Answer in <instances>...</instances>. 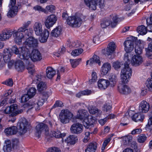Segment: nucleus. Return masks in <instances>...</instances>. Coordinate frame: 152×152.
<instances>
[{"label": "nucleus", "mask_w": 152, "mask_h": 152, "mask_svg": "<svg viewBox=\"0 0 152 152\" xmlns=\"http://www.w3.org/2000/svg\"><path fill=\"white\" fill-rule=\"evenodd\" d=\"M43 131L45 132V134L48 136L51 137H55L57 138H61L65 137L66 133H61L58 130L51 131L50 133L48 132V128L47 126L44 124L40 123L37 125L36 128L35 132V136L38 139L40 137L42 132Z\"/></svg>", "instance_id": "nucleus-1"}, {"label": "nucleus", "mask_w": 152, "mask_h": 152, "mask_svg": "<svg viewBox=\"0 0 152 152\" xmlns=\"http://www.w3.org/2000/svg\"><path fill=\"white\" fill-rule=\"evenodd\" d=\"M31 24V21H28L24 23L23 26L19 28L18 31H13V36L15 43L18 45L21 43L22 39L24 37V35L21 32H25L26 34L28 36L31 35L32 30L30 28H28Z\"/></svg>", "instance_id": "nucleus-2"}, {"label": "nucleus", "mask_w": 152, "mask_h": 152, "mask_svg": "<svg viewBox=\"0 0 152 152\" xmlns=\"http://www.w3.org/2000/svg\"><path fill=\"white\" fill-rule=\"evenodd\" d=\"M33 29L36 35L41 36L40 39V42L44 43L47 41L49 32L47 29L43 30L42 25L41 23L38 22L35 23L33 26Z\"/></svg>", "instance_id": "nucleus-3"}, {"label": "nucleus", "mask_w": 152, "mask_h": 152, "mask_svg": "<svg viewBox=\"0 0 152 152\" xmlns=\"http://www.w3.org/2000/svg\"><path fill=\"white\" fill-rule=\"evenodd\" d=\"M12 54L13 53L16 55H18L19 58L24 60L25 59H27L29 58L28 56L29 49L26 47H23L18 48L16 45H14L12 47L11 49Z\"/></svg>", "instance_id": "nucleus-4"}, {"label": "nucleus", "mask_w": 152, "mask_h": 152, "mask_svg": "<svg viewBox=\"0 0 152 152\" xmlns=\"http://www.w3.org/2000/svg\"><path fill=\"white\" fill-rule=\"evenodd\" d=\"M110 18H107L104 19L101 23L102 28H105L110 26L112 28H114L117 25L118 22V18L115 14L110 15Z\"/></svg>", "instance_id": "nucleus-5"}, {"label": "nucleus", "mask_w": 152, "mask_h": 152, "mask_svg": "<svg viewBox=\"0 0 152 152\" xmlns=\"http://www.w3.org/2000/svg\"><path fill=\"white\" fill-rule=\"evenodd\" d=\"M43 94H41L39 99L37 101L32 100L26 104L25 107H28L29 109H31L34 107H35L36 110L38 111L40 109V107L42 106L43 104L45 99L43 97Z\"/></svg>", "instance_id": "nucleus-6"}, {"label": "nucleus", "mask_w": 152, "mask_h": 152, "mask_svg": "<svg viewBox=\"0 0 152 152\" xmlns=\"http://www.w3.org/2000/svg\"><path fill=\"white\" fill-rule=\"evenodd\" d=\"M73 116V114L68 110H62L59 114V120L62 123L66 124Z\"/></svg>", "instance_id": "nucleus-7"}, {"label": "nucleus", "mask_w": 152, "mask_h": 152, "mask_svg": "<svg viewBox=\"0 0 152 152\" xmlns=\"http://www.w3.org/2000/svg\"><path fill=\"white\" fill-rule=\"evenodd\" d=\"M67 24L69 26L73 27H80L82 23L81 19L79 17L76 16L68 17L66 20Z\"/></svg>", "instance_id": "nucleus-8"}, {"label": "nucleus", "mask_w": 152, "mask_h": 152, "mask_svg": "<svg viewBox=\"0 0 152 152\" xmlns=\"http://www.w3.org/2000/svg\"><path fill=\"white\" fill-rule=\"evenodd\" d=\"M17 108V105L16 104H13L7 107L4 110V112L6 114H10V116H15L23 112L22 109L16 110Z\"/></svg>", "instance_id": "nucleus-9"}, {"label": "nucleus", "mask_w": 152, "mask_h": 152, "mask_svg": "<svg viewBox=\"0 0 152 152\" xmlns=\"http://www.w3.org/2000/svg\"><path fill=\"white\" fill-rule=\"evenodd\" d=\"M124 56V59L125 61L124 67L122 70L121 75L126 76L129 75V76L131 77L132 75V70L129 66L130 60L129 59L127 54H125Z\"/></svg>", "instance_id": "nucleus-10"}, {"label": "nucleus", "mask_w": 152, "mask_h": 152, "mask_svg": "<svg viewBox=\"0 0 152 152\" xmlns=\"http://www.w3.org/2000/svg\"><path fill=\"white\" fill-rule=\"evenodd\" d=\"M29 58L27 59H25L24 60H26L28 61L29 58L33 61H40L42 59V56L39 51L37 50L34 49L30 54V50L29 49V52L28 54Z\"/></svg>", "instance_id": "nucleus-11"}, {"label": "nucleus", "mask_w": 152, "mask_h": 152, "mask_svg": "<svg viewBox=\"0 0 152 152\" xmlns=\"http://www.w3.org/2000/svg\"><path fill=\"white\" fill-rule=\"evenodd\" d=\"M28 122L26 119L24 118L18 124V133L21 135L25 133L27 131Z\"/></svg>", "instance_id": "nucleus-12"}, {"label": "nucleus", "mask_w": 152, "mask_h": 152, "mask_svg": "<svg viewBox=\"0 0 152 152\" xmlns=\"http://www.w3.org/2000/svg\"><path fill=\"white\" fill-rule=\"evenodd\" d=\"M57 20L56 16L51 14L47 16L45 22V25L47 28H50L56 23Z\"/></svg>", "instance_id": "nucleus-13"}, {"label": "nucleus", "mask_w": 152, "mask_h": 152, "mask_svg": "<svg viewBox=\"0 0 152 152\" xmlns=\"http://www.w3.org/2000/svg\"><path fill=\"white\" fill-rule=\"evenodd\" d=\"M132 40H127L124 43V50L127 53H130L133 50L134 48L133 41L135 40L137 38L132 37Z\"/></svg>", "instance_id": "nucleus-14"}, {"label": "nucleus", "mask_w": 152, "mask_h": 152, "mask_svg": "<svg viewBox=\"0 0 152 152\" xmlns=\"http://www.w3.org/2000/svg\"><path fill=\"white\" fill-rule=\"evenodd\" d=\"M36 89L32 87L30 88L27 91V94H24L21 97L22 102H25L31 98L33 97L36 93Z\"/></svg>", "instance_id": "nucleus-15"}, {"label": "nucleus", "mask_w": 152, "mask_h": 152, "mask_svg": "<svg viewBox=\"0 0 152 152\" xmlns=\"http://www.w3.org/2000/svg\"><path fill=\"white\" fill-rule=\"evenodd\" d=\"M38 44V40L32 37H30L27 38L23 43L24 45L31 48L37 47Z\"/></svg>", "instance_id": "nucleus-16"}, {"label": "nucleus", "mask_w": 152, "mask_h": 152, "mask_svg": "<svg viewBox=\"0 0 152 152\" xmlns=\"http://www.w3.org/2000/svg\"><path fill=\"white\" fill-rule=\"evenodd\" d=\"M83 126L82 124L79 123L73 124L71 126L70 130L71 132L74 134H78L83 131Z\"/></svg>", "instance_id": "nucleus-17"}, {"label": "nucleus", "mask_w": 152, "mask_h": 152, "mask_svg": "<svg viewBox=\"0 0 152 152\" xmlns=\"http://www.w3.org/2000/svg\"><path fill=\"white\" fill-rule=\"evenodd\" d=\"M88 113L87 110L83 109H79L77 112L76 118L82 121V122L85 119L88 118Z\"/></svg>", "instance_id": "nucleus-18"}, {"label": "nucleus", "mask_w": 152, "mask_h": 152, "mask_svg": "<svg viewBox=\"0 0 152 152\" xmlns=\"http://www.w3.org/2000/svg\"><path fill=\"white\" fill-rule=\"evenodd\" d=\"M96 121V119L92 115L89 116L83 122L84 126L88 128L90 126L93 125Z\"/></svg>", "instance_id": "nucleus-19"}, {"label": "nucleus", "mask_w": 152, "mask_h": 152, "mask_svg": "<svg viewBox=\"0 0 152 152\" xmlns=\"http://www.w3.org/2000/svg\"><path fill=\"white\" fill-rule=\"evenodd\" d=\"M149 103L145 101H142L140 103L139 110L140 113H146L149 110Z\"/></svg>", "instance_id": "nucleus-20"}, {"label": "nucleus", "mask_w": 152, "mask_h": 152, "mask_svg": "<svg viewBox=\"0 0 152 152\" xmlns=\"http://www.w3.org/2000/svg\"><path fill=\"white\" fill-rule=\"evenodd\" d=\"M143 62L142 57L140 55H135L132 58V64L133 66H137L140 65Z\"/></svg>", "instance_id": "nucleus-21"}, {"label": "nucleus", "mask_w": 152, "mask_h": 152, "mask_svg": "<svg viewBox=\"0 0 152 152\" xmlns=\"http://www.w3.org/2000/svg\"><path fill=\"white\" fill-rule=\"evenodd\" d=\"M13 32L10 30H5L3 31L0 34V40L5 41L9 39L11 37Z\"/></svg>", "instance_id": "nucleus-22"}, {"label": "nucleus", "mask_w": 152, "mask_h": 152, "mask_svg": "<svg viewBox=\"0 0 152 152\" xmlns=\"http://www.w3.org/2000/svg\"><path fill=\"white\" fill-rule=\"evenodd\" d=\"M110 85V82L107 80L100 79L98 82V87L101 89L104 90L107 88Z\"/></svg>", "instance_id": "nucleus-23"}, {"label": "nucleus", "mask_w": 152, "mask_h": 152, "mask_svg": "<svg viewBox=\"0 0 152 152\" xmlns=\"http://www.w3.org/2000/svg\"><path fill=\"white\" fill-rule=\"evenodd\" d=\"M110 64L108 62L104 63L101 67V72L103 75H106L111 69Z\"/></svg>", "instance_id": "nucleus-24"}, {"label": "nucleus", "mask_w": 152, "mask_h": 152, "mask_svg": "<svg viewBox=\"0 0 152 152\" xmlns=\"http://www.w3.org/2000/svg\"><path fill=\"white\" fill-rule=\"evenodd\" d=\"M15 69L18 72H22L25 68L24 63L21 60H20L15 62Z\"/></svg>", "instance_id": "nucleus-25"}, {"label": "nucleus", "mask_w": 152, "mask_h": 152, "mask_svg": "<svg viewBox=\"0 0 152 152\" xmlns=\"http://www.w3.org/2000/svg\"><path fill=\"white\" fill-rule=\"evenodd\" d=\"M97 147V144L96 142L90 143L85 150V152H95Z\"/></svg>", "instance_id": "nucleus-26"}, {"label": "nucleus", "mask_w": 152, "mask_h": 152, "mask_svg": "<svg viewBox=\"0 0 152 152\" xmlns=\"http://www.w3.org/2000/svg\"><path fill=\"white\" fill-rule=\"evenodd\" d=\"M115 48L116 46L115 43L113 42H110L106 49V54L109 56L113 53L115 50Z\"/></svg>", "instance_id": "nucleus-27"}, {"label": "nucleus", "mask_w": 152, "mask_h": 152, "mask_svg": "<svg viewBox=\"0 0 152 152\" xmlns=\"http://www.w3.org/2000/svg\"><path fill=\"white\" fill-rule=\"evenodd\" d=\"M4 54L3 59L5 62H8L10 60V57L12 56V50L9 48H6L4 50Z\"/></svg>", "instance_id": "nucleus-28"}, {"label": "nucleus", "mask_w": 152, "mask_h": 152, "mask_svg": "<svg viewBox=\"0 0 152 152\" xmlns=\"http://www.w3.org/2000/svg\"><path fill=\"white\" fill-rule=\"evenodd\" d=\"M88 111L89 113L92 115H95L98 116H99L101 114L102 111L94 106H91L88 108Z\"/></svg>", "instance_id": "nucleus-29"}, {"label": "nucleus", "mask_w": 152, "mask_h": 152, "mask_svg": "<svg viewBox=\"0 0 152 152\" xmlns=\"http://www.w3.org/2000/svg\"><path fill=\"white\" fill-rule=\"evenodd\" d=\"M86 5L91 10H94L96 9V3L94 0H84Z\"/></svg>", "instance_id": "nucleus-30"}, {"label": "nucleus", "mask_w": 152, "mask_h": 152, "mask_svg": "<svg viewBox=\"0 0 152 152\" xmlns=\"http://www.w3.org/2000/svg\"><path fill=\"white\" fill-rule=\"evenodd\" d=\"M77 140V138L75 135H70L67 137L64 141L68 145H74Z\"/></svg>", "instance_id": "nucleus-31"}, {"label": "nucleus", "mask_w": 152, "mask_h": 152, "mask_svg": "<svg viewBox=\"0 0 152 152\" xmlns=\"http://www.w3.org/2000/svg\"><path fill=\"white\" fill-rule=\"evenodd\" d=\"M118 90L120 93L124 94H128L131 91L130 88L126 85H124L118 87Z\"/></svg>", "instance_id": "nucleus-32"}, {"label": "nucleus", "mask_w": 152, "mask_h": 152, "mask_svg": "<svg viewBox=\"0 0 152 152\" xmlns=\"http://www.w3.org/2000/svg\"><path fill=\"white\" fill-rule=\"evenodd\" d=\"M4 132L7 134L12 135L15 134L18 132V129L15 126L8 127L4 130Z\"/></svg>", "instance_id": "nucleus-33"}, {"label": "nucleus", "mask_w": 152, "mask_h": 152, "mask_svg": "<svg viewBox=\"0 0 152 152\" xmlns=\"http://www.w3.org/2000/svg\"><path fill=\"white\" fill-rule=\"evenodd\" d=\"M47 76L49 78H52L56 74V71L51 67H48L46 70Z\"/></svg>", "instance_id": "nucleus-34"}, {"label": "nucleus", "mask_w": 152, "mask_h": 152, "mask_svg": "<svg viewBox=\"0 0 152 152\" xmlns=\"http://www.w3.org/2000/svg\"><path fill=\"white\" fill-rule=\"evenodd\" d=\"M110 81V85L111 86H114L117 80V76L115 74L112 73L110 74L108 77Z\"/></svg>", "instance_id": "nucleus-35"}, {"label": "nucleus", "mask_w": 152, "mask_h": 152, "mask_svg": "<svg viewBox=\"0 0 152 152\" xmlns=\"http://www.w3.org/2000/svg\"><path fill=\"white\" fill-rule=\"evenodd\" d=\"M13 7H14L10 8V10L8 12L7 14V16L8 17H12L17 14L18 7L17 6Z\"/></svg>", "instance_id": "nucleus-36"}, {"label": "nucleus", "mask_w": 152, "mask_h": 152, "mask_svg": "<svg viewBox=\"0 0 152 152\" xmlns=\"http://www.w3.org/2000/svg\"><path fill=\"white\" fill-rule=\"evenodd\" d=\"M62 30L61 27H57L53 30L50 34L51 36L57 37L61 34Z\"/></svg>", "instance_id": "nucleus-37"}, {"label": "nucleus", "mask_w": 152, "mask_h": 152, "mask_svg": "<svg viewBox=\"0 0 152 152\" xmlns=\"http://www.w3.org/2000/svg\"><path fill=\"white\" fill-rule=\"evenodd\" d=\"M144 118V116L140 113H136L132 117V119L135 122L142 121Z\"/></svg>", "instance_id": "nucleus-38"}, {"label": "nucleus", "mask_w": 152, "mask_h": 152, "mask_svg": "<svg viewBox=\"0 0 152 152\" xmlns=\"http://www.w3.org/2000/svg\"><path fill=\"white\" fill-rule=\"evenodd\" d=\"M147 28L143 25L138 26L137 29V32L141 35H145L147 32Z\"/></svg>", "instance_id": "nucleus-39"}, {"label": "nucleus", "mask_w": 152, "mask_h": 152, "mask_svg": "<svg viewBox=\"0 0 152 152\" xmlns=\"http://www.w3.org/2000/svg\"><path fill=\"white\" fill-rule=\"evenodd\" d=\"M37 88L39 91L42 92L46 89V84L45 83L42 81H41L38 83Z\"/></svg>", "instance_id": "nucleus-40"}, {"label": "nucleus", "mask_w": 152, "mask_h": 152, "mask_svg": "<svg viewBox=\"0 0 152 152\" xmlns=\"http://www.w3.org/2000/svg\"><path fill=\"white\" fill-rule=\"evenodd\" d=\"M5 145L3 147V150L4 152H10L11 148L10 145V140H7L5 141Z\"/></svg>", "instance_id": "nucleus-41"}, {"label": "nucleus", "mask_w": 152, "mask_h": 152, "mask_svg": "<svg viewBox=\"0 0 152 152\" xmlns=\"http://www.w3.org/2000/svg\"><path fill=\"white\" fill-rule=\"evenodd\" d=\"M132 139V137L131 135H128L123 137L122 142L124 145H126L131 142Z\"/></svg>", "instance_id": "nucleus-42"}, {"label": "nucleus", "mask_w": 152, "mask_h": 152, "mask_svg": "<svg viewBox=\"0 0 152 152\" xmlns=\"http://www.w3.org/2000/svg\"><path fill=\"white\" fill-rule=\"evenodd\" d=\"M143 48L141 46V44H137L135 47V53L137 55H140L142 52V49Z\"/></svg>", "instance_id": "nucleus-43"}, {"label": "nucleus", "mask_w": 152, "mask_h": 152, "mask_svg": "<svg viewBox=\"0 0 152 152\" xmlns=\"http://www.w3.org/2000/svg\"><path fill=\"white\" fill-rule=\"evenodd\" d=\"M81 60V59L80 58L75 59H70V63L72 67L75 68L77 67V66L79 64V62Z\"/></svg>", "instance_id": "nucleus-44"}, {"label": "nucleus", "mask_w": 152, "mask_h": 152, "mask_svg": "<svg viewBox=\"0 0 152 152\" xmlns=\"http://www.w3.org/2000/svg\"><path fill=\"white\" fill-rule=\"evenodd\" d=\"M146 130L152 133V116L148 121V124L146 126Z\"/></svg>", "instance_id": "nucleus-45"}, {"label": "nucleus", "mask_w": 152, "mask_h": 152, "mask_svg": "<svg viewBox=\"0 0 152 152\" xmlns=\"http://www.w3.org/2000/svg\"><path fill=\"white\" fill-rule=\"evenodd\" d=\"M147 139V137L145 134H141L138 137V141L140 143H142L145 142Z\"/></svg>", "instance_id": "nucleus-46"}, {"label": "nucleus", "mask_w": 152, "mask_h": 152, "mask_svg": "<svg viewBox=\"0 0 152 152\" xmlns=\"http://www.w3.org/2000/svg\"><path fill=\"white\" fill-rule=\"evenodd\" d=\"M83 50L81 48H78L73 50L72 52V55L73 56H77L80 55L83 52Z\"/></svg>", "instance_id": "nucleus-47"}, {"label": "nucleus", "mask_w": 152, "mask_h": 152, "mask_svg": "<svg viewBox=\"0 0 152 152\" xmlns=\"http://www.w3.org/2000/svg\"><path fill=\"white\" fill-rule=\"evenodd\" d=\"M96 3V6L98 5L100 8L101 9L104 8L105 4L104 0H94Z\"/></svg>", "instance_id": "nucleus-48"}, {"label": "nucleus", "mask_w": 152, "mask_h": 152, "mask_svg": "<svg viewBox=\"0 0 152 152\" xmlns=\"http://www.w3.org/2000/svg\"><path fill=\"white\" fill-rule=\"evenodd\" d=\"M26 63L28 64V65L27 66V69H28V72L31 74H32L34 71V65L32 64H30V62L28 61H27Z\"/></svg>", "instance_id": "nucleus-49"}, {"label": "nucleus", "mask_w": 152, "mask_h": 152, "mask_svg": "<svg viewBox=\"0 0 152 152\" xmlns=\"http://www.w3.org/2000/svg\"><path fill=\"white\" fill-rule=\"evenodd\" d=\"M151 78L148 79L146 83V86L147 88L150 91L152 90V73L151 74Z\"/></svg>", "instance_id": "nucleus-50"}, {"label": "nucleus", "mask_w": 152, "mask_h": 152, "mask_svg": "<svg viewBox=\"0 0 152 152\" xmlns=\"http://www.w3.org/2000/svg\"><path fill=\"white\" fill-rule=\"evenodd\" d=\"M92 78L89 81V83L90 84H91L93 83L96 82L97 80V76L96 73L95 72H93L92 73Z\"/></svg>", "instance_id": "nucleus-51"}, {"label": "nucleus", "mask_w": 152, "mask_h": 152, "mask_svg": "<svg viewBox=\"0 0 152 152\" xmlns=\"http://www.w3.org/2000/svg\"><path fill=\"white\" fill-rule=\"evenodd\" d=\"M121 82L124 83H127L130 77L126 75H121Z\"/></svg>", "instance_id": "nucleus-52"}, {"label": "nucleus", "mask_w": 152, "mask_h": 152, "mask_svg": "<svg viewBox=\"0 0 152 152\" xmlns=\"http://www.w3.org/2000/svg\"><path fill=\"white\" fill-rule=\"evenodd\" d=\"M33 8L35 10L38 11L39 12H44L45 13H47V11L45 9L40 6H36L34 7Z\"/></svg>", "instance_id": "nucleus-53"}, {"label": "nucleus", "mask_w": 152, "mask_h": 152, "mask_svg": "<svg viewBox=\"0 0 152 152\" xmlns=\"http://www.w3.org/2000/svg\"><path fill=\"white\" fill-rule=\"evenodd\" d=\"M12 147L14 149H17L19 148V141L17 139H15L12 140Z\"/></svg>", "instance_id": "nucleus-54"}, {"label": "nucleus", "mask_w": 152, "mask_h": 152, "mask_svg": "<svg viewBox=\"0 0 152 152\" xmlns=\"http://www.w3.org/2000/svg\"><path fill=\"white\" fill-rule=\"evenodd\" d=\"M42 78V75L41 74H38L34 77L33 81L35 83H37L38 81L39 83Z\"/></svg>", "instance_id": "nucleus-55"}, {"label": "nucleus", "mask_w": 152, "mask_h": 152, "mask_svg": "<svg viewBox=\"0 0 152 152\" xmlns=\"http://www.w3.org/2000/svg\"><path fill=\"white\" fill-rule=\"evenodd\" d=\"M110 138L109 137L106 139L104 141L101 148V150L102 151H103L105 149V147L107 146L108 143L110 142Z\"/></svg>", "instance_id": "nucleus-56"}, {"label": "nucleus", "mask_w": 152, "mask_h": 152, "mask_svg": "<svg viewBox=\"0 0 152 152\" xmlns=\"http://www.w3.org/2000/svg\"><path fill=\"white\" fill-rule=\"evenodd\" d=\"M45 9L47 11V13L48 12H52L55 10V6L52 5H48L46 7Z\"/></svg>", "instance_id": "nucleus-57"}, {"label": "nucleus", "mask_w": 152, "mask_h": 152, "mask_svg": "<svg viewBox=\"0 0 152 152\" xmlns=\"http://www.w3.org/2000/svg\"><path fill=\"white\" fill-rule=\"evenodd\" d=\"M93 59V60L99 66L101 65V61L99 59V56L96 55H94L92 58Z\"/></svg>", "instance_id": "nucleus-58"}, {"label": "nucleus", "mask_w": 152, "mask_h": 152, "mask_svg": "<svg viewBox=\"0 0 152 152\" xmlns=\"http://www.w3.org/2000/svg\"><path fill=\"white\" fill-rule=\"evenodd\" d=\"M121 63L118 61L114 62L113 64V67L116 70L120 68L121 67Z\"/></svg>", "instance_id": "nucleus-59"}, {"label": "nucleus", "mask_w": 152, "mask_h": 152, "mask_svg": "<svg viewBox=\"0 0 152 152\" xmlns=\"http://www.w3.org/2000/svg\"><path fill=\"white\" fill-rule=\"evenodd\" d=\"M63 106V103L60 101H56L55 103L53 106V107L55 108L56 107H61Z\"/></svg>", "instance_id": "nucleus-60"}, {"label": "nucleus", "mask_w": 152, "mask_h": 152, "mask_svg": "<svg viewBox=\"0 0 152 152\" xmlns=\"http://www.w3.org/2000/svg\"><path fill=\"white\" fill-rule=\"evenodd\" d=\"M47 152H60L58 148L54 147L49 148Z\"/></svg>", "instance_id": "nucleus-61"}, {"label": "nucleus", "mask_w": 152, "mask_h": 152, "mask_svg": "<svg viewBox=\"0 0 152 152\" xmlns=\"http://www.w3.org/2000/svg\"><path fill=\"white\" fill-rule=\"evenodd\" d=\"M90 133L89 132H86L85 133V137L83 140V141L85 142H86L90 139L89 135Z\"/></svg>", "instance_id": "nucleus-62"}, {"label": "nucleus", "mask_w": 152, "mask_h": 152, "mask_svg": "<svg viewBox=\"0 0 152 152\" xmlns=\"http://www.w3.org/2000/svg\"><path fill=\"white\" fill-rule=\"evenodd\" d=\"M3 83L7 85V86H12L13 84L12 80L11 78H10L9 79L7 80L5 82H4Z\"/></svg>", "instance_id": "nucleus-63"}, {"label": "nucleus", "mask_w": 152, "mask_h": 152, "mask_svg": "<svg viewBox=\"0 0 152 152\" xmlns=\"http://www.w3.org/2000/svg\"><path fill=\"white\" fill-rule=\"evenodd\" d=\"M142 131V130L140 129H136L132 131L131 134L133 135L139 134L141 133Z\"/></svg>", "instance_id": "nucleus-64"}]
</instances>
